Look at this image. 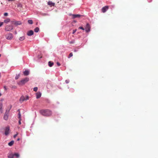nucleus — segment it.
<instances>
[{"instance_id": "obj_25", "label": "nucleus", "mask_w": 158, "mask_h": 158, "mask_svg": "<svg viewBox=\"0 0 158 158\" xmlns=\"http://www.w3.org/2000/svg\"><path fill=\"white\" fill-rule=\"evenodd\" d=\"M73 56V53L72 52L70 53L69 54V56H68V58H69L71 57L72 56Z\"/></svg>"}, {"instance_id": "obj_32", "label": "nucleus", "mask_w": 158, "mask_h": 158, "mask_svg": "<svg viewBox=\"0 0 158 158\" xmlns=\"http://www.w3.org/2000/svg\"><path fill=\"white\" fill-rule=\"evenodd\" d=\"M79 29H82V30H84L85 29L84 28L82 27H79Z\"/></svg>"}, {"instance_id": "obj_37", "label": "nucleus", "mask_w": 158, "mask_h": 158, "mask_svg": "<svg viewBox=\"0 0 158 158\" xmlns=\"http://www.w3.org/2000/svg\"><path fill=\"white\" fill-rule=\"evenodd\" d=\"M57 64L58 66H60V64L58 62H57Z\"/></svg>"}, {"instance_id": "obj_48", "label": "nucleus", "mask_w": 158, "mask_h": 158, "mask_svg": "<svg viewBox=\"0 0 158 158\" xmlns=\"http://www.w3.org/2000/svg\"><path fill=\"white\" fill-rule=\"evenodd\" d=\"M15 34H17V32H15Z\"/></svg>"}, {"instance_id": "obj_11", "label": "nucleus", "mask_w": 158, "mask_h": 158, "mask_svg": "<svg viewBox=\"0 0 158 158\" xmlns=\"http://www.w3.org/2000/svg\"><path fill=\"white\" fill-rule=\"evenodd\" d=\"M27 34L29 36L32 35L33 34V31L32 30H30L27 32Z\"/></svg>"}, {"instance_id": "obj_14", "label": "nucleus", "mask_w": 158, "mask_h": 158, "mask_svg": "<svg viewBox=\"0 0 158 158\" xmlns=\"http://www.w3.org/2000/svg\"><path fill=\"white\" fill-rule=\"evenodd\" d=\"M25 100V97L23 96H21L19 100V101L20 102H21V103H22Z\"/></svg>"}, {"instance_id": "obj_46", "label": "nucleus", "mask_w": 158, "mask_h": 158, "mask_svg": "<svg viewBox=\"0 0 158 158\" xmlns=\"http://www.w3.org/2000/svg\"><path fill=\"white\" fill-rule=\"evenodd\" d=\"M1 95H2L1 93H0V97L1 96Z\"/></svg>"}, {"instance_id": "obj_8", "label": "nucleus", "mask_w": 158, "mask_h": 158, "mask_svg": "<svg viewBox=\"0 0 158 158\" xmlns=\"http://www.w3.org/2000/svg\"><path fill=\"white\" fill-rule=\"evenodd\" d=\"M8 113L6 111L4 114L3 118L6 121L8 120Z\"/></svg>"}, {"instance_id": "obj_28", "label": "nucleus", "mask_w": 158, "mask_h": 158, "mask_svg": "<svg viewBox=\"0 0 158 158\" xmlns=\"http://www.w3.org/2000/svg\"><path fill=\"white\" fill-rule=\"evenodd\" d=\"M75 42V41L74 40H72L71 41H69V43L70 44H73Z\"/></svg>"}, {"instance_id": "obj_21", "label": "nucleus", "mask_w": 158, "mask_h": 158, "mask_svg": "<svg viewBox=\"0 0 158 158\" xmlns=\"http://www.w3.org/2000/svg\"><path fill=\"white\" fill-rule=\"evenodd\" d=\"M39 30V29L38 27H36L34 29V31L35 32H38Z\"/></svg>"}, {"instance_id": "obj_41", "label": "nucleus", "mask_w": 158, "mask_h": 158, "mask_svg": "<svg viewBox=\"0 0 158 158\" xmlns=\"http://www.w3.org/2000/svg\"><path fill=\"white\" fill-rule=\"evenodd\" d=\"M12 88L15 89L16 88V87L15 86H13L12 87Z\"/></svg>"}, {"instance_id": "obj_10", "label": "nucleus", "mask_w": 158, "mask_h": 158, "mask_svg": "<svg viewBox=\"0 0 158 158\" xmlns=\"http://www.w3.org/2000/svg\"><path fill=\"white\" fill-rule=\"evenodd\" d=\"M72 15L73 16V19H74L77 18H80L81 16V15L79 14H72Z\"/></svg>"}, {"instance_id": "obj_13", "label": "nucleus", "mask_w": 158, "mask_h": 158, "mask_svg": "<svg viewBox=\"0 0 158 158\" xmlns=\"http://www.w3.org/2000/svg\"><path fill=\"white\" fill-rule=\"evenodd\" d=\"M14 156V154L12 153H9L8 155V157L9 158H13Z\"/></svg>"}, {"instance_id": "obj_36", "label": "nucleus", "mask_w": 158, "mask_h": 158, "mask_svg": "<svg viewBox=\"0 0 158 158\" xmlns=\"http://www.w3.org/2000/svg\"><path fill=\"white\" fill-rule=\"evenodd\" d=\"M4 89L6 90L7 89V87L6 86H4Z\"/></svg>"}, {"instance_id": "obj_43", "label": "nucleus", "mask_w": 158, "mask_h": 158, "mask_svg": "<svg viewBox=\"0 0 158 158\" xmlns=\"http://www.w3.org/2000/svg\"><path fill=\"white\" fill-rule=\"evenodd\" d=\"M72 92H73L74 91V89H71Z\"/></svg>"}, {"instance_id": "obj_1", "label": "nucleus", "mask_w": 158, "mask_h": 158, "mask_svg": "<svg viewBox=\"0 0 158 158\" xmlns=\"http://www.w3.org/2000/svg\"><path fill=\"white\" fill-rule=\"evenodd\" d=\"M40 113L45 116H50L52 114L51 111L48 110H40Z\"/></svg>"}, {"instance_id": "obj_3", "label": "nucleus", "mask_w": 158, "mask_h": 158, "mask_svg": "<svg viewBox=\"0 0 158 158\" xmlns=\"http://www.w3.org/2000/svg\"><path fill=\"white\" fill-rule=\"evenodd\" d=\"M13 28V26L11 25H7L5 28V30L6 31H10L12 30Z\"/></svg>"}, {"instance_id": "obj_2", "label": "nucleus", "mask_w": 158, "mask_h": 158, "mask_svg": "<svg viewBox=\"0 0 158 158\" xmlns=\"http://www.w3.org/2000/svg\"><path fill=\"white\" fill-rule=\"evenodd\" d=\"M29 80V78L28 77H26L22 80L18 84L19 85H23L26 83Z\"/></svg>"}, {"instance_id": "obj_17", "label": "nucleus", "mask_w": 158, "mask_h": 158, "mask_svg": "<svg viewBox=\"0 0 158 158\" xmlns=\"http://www.w3.org/2000/svg\"><path fill=\"white\" fill-rule=\"evenodd\" d=\"M10 21V19L9 18H7L4 20V22L6 23H8Z\"/></svg>"}, {"instance_id": "obj_23", "label": "nucleus", "mask_w": 158, "mask_h": 158, "mask_svg": "<svg viewBox=\"0 0 158 158\" xmlns=\"http://www.w3.org/2000/svg\"><path fill=\"white\" fill-rule=\"evenodd\" d=\"M28 23L29 24H31L33 23V21L32 20H28Z\"/></svg>"}, {"instance_id": "obj_19", "label": "nucleus", "mask_w": 158, "mask_h": 158, "mask_svg": "<svg viewBox=\"0 0 158 158\" xmlns=\"http://www.w3.org/2000/svg\"><path fill=\"white\" fill-rule=\"evenodd\" d=\"M18 111L19 112V113H18V118H19V119H21V114H20V110H18Z\"/></svg>"}, {"instance_id": "obj_47", "label": "nucleus", "mask_w": 158, "mask_h": 158, "mask_svg": "<svg viewBox=\"0 0 158 158\" xmlns=\"http://www.w3.org/2000/svg\"><path fill=\"white\" fill-rule=\"evenodd\" d=\"M1 54H0V57H1Z\"/></svg>"}, {"instance_id": "obj_20", "label": "nucleus", "mask_w": 158, "mask_h": 158, "mask_svg": "<svg viewBox=\"0 0 158 158\" xmlns=\"http://www.w3.org/2000/svg\"><path fill=\"white\" fill-rule=\"evenodd\" d=\"M14 141L13 140H12L9 143H8V145L9 146H12L14 144Z\"/></svg>"}, {"instance_id": "obj_12", "label": "nucleus", "mask_w": 158, "mask_h": 158, "mask_svg": "<svg viewBox=\"0 0 158 158\" xmlns=\"http://www.w3.org/2000/svg\"><path fill=\"white\" fill-rule=\"evenodd\" d=\"M41 96V93L40 92H38L36 94V98L37 99L40 98Z\"/></svg>"}, {"instance_id": "obj_7", "label": "nucleus", "mask_w": 158, "mask_h": 158, "mask_svg": "<svg viewBox=\"0 0 158 158\" xmlns=\"http://www.w3.org/2000/svg\"><path fill=\"white\" fill-rule=\"evenodd\" d=\"M10 132V127H7L5 129V134L6 135H8Z\"/></svg>"}, {"instance_id": "obj_35", "label": "nucleus", "mask_w": 158, "mask_h": 158, "mask_svg": "<svg viewBox=\"0 0 158 158\" xmlns=\"http://www.w3.org/2000/svg\"><path fill=\"white\" fill-rule=\"evenodd\" d=\"M18 135V133H17L15 135H14V138H15Z\"/></svg>"}, {"instance_id": "obj_27", "label": "nucleus", "mask_w": 158, "mask_h": 158, "mask_svg": "<svg viewBox=\"0 0 158 158\" xmlns=\"http://www.w3.org/2000/svg\"><path fill=\"white\" fill-rule=\"evenodd\" d=\"M38 90V88L37 87H34L33 88V90L35 91H36Z\"/></svg>"}, {"instance_id": "obj_9", "label": "nucleus", "mask_w": 158, "mask_h": 158, "mask_svg": "<svg viewBox=\"0 0 158 158\" xmlns=\"http://www.w3.org/2000/svg\"><path fill=\"white\" fill-rule=\"evenodd\" d=\"M108 9V7L107 6H105L102 8V11L103 13H105L107 10Z\"/></svg>"}, {"instance_id": "obj_31", "label": "nucleus", "mask_w": 158, "mask_h": 158, "mask_svg": "<svg viewBox=\"0 0 158 158\" xmlns=\"http://www.w3.org/2000/svg\"><path fill=\"white\" fill-rule=\"evenodd\" d=\"M29 99V97L28 96H26V97H25V100H27Z\"/></svg>"}, {"instance_id": "obj_34", "label": "nucleus", "mask_w": 158, "mask_h": 158, "mask_svg": "<svg viewBox=\"0 0 158 158\" xmlns=\"http://www.w3.org/2000/svg\"><path fill=\"white\" fill-rule=\"evenodd\" d=\"M21 119H19V125H20L21 124Z\"/></svg>"}, {"instance_id": "obj_42", "label": "nucleus", "mask_w": 158, "mask_h": 158, "mask_svg": "<svg viewBox=\"0 0 158 158\" xmlns=\"http://www.w3.org/2000/svg\"><path fill=\"white\" fill-rule=\"evenodd\" d=\"M148 0L149 2H151L152 1V0Z\"/></svg>"}, {"instance_id": "obj_45", "label": "nucleus", "mask_w": 158, "mask_h": 158, "mask_svg": "<svg viewBox=\"0 0 158 158\" xmlns=\"http://www.w3.org/2000/svg\"><path fill=\"white\" fill-rule=\"evenodd\" d=\"M14 0H9V1H13Z\"/></svg>"}, {"instance_id": "obj_18", "label": "nucleus", "mask_w": 158, "mask_h": 158, "mask_svg": "<svg viewBox=\"0 0 158 158\" xmlns=\"http://www.w3.org/2000/svg\"><path fill=\"white\" fill-rule=\"evenodd\" d=\"M53 64L54 63L51 61H49L48 63V65L50 67H52L53 65Z\"/></svg>"}, {"instance_id": "obj_44", "label": "nucleus", "mask_w": 158, "mask_h": 158, "mask_svg": "<svg viewBox=\"0 0 158 158\" xmlns=\"http://www.w3.org/2000/svg\"><path fill=\"white\" fill-rule=\"evenodd\" d=\"M20 140V138H19L17 139V141H19Z\"/></svg>"}, {"instance_id": "obj_29", "label": "nucleus", "mask_w": 158, "mask_h": 158, "mask_svg": "<svg viewBox=\"0 0 158 158\" xmlns=\"http://www.w3.org/2000/svg\"><path fill=\"white\" fill-rule=\"evenodd\" d=\"M65 82L67 84H68L69 83V80H66L65 81Z\"/></svg>"}, {"instance_id": "obj_24", "label": "nucleus", "mask_w": 158, "mask_h": 158, "mask_svg": "<svg viewBox=\"0 0 158 158\" xmlns=\"http://www.w3.org/2000/svg\"><path fill=\"white\" fill-rule=\"evenodd\" d=\"M14 156H15L17 157L18 158L19 157V154L18 153H15L14 154Z\"/></svg>"}, {"instance_id": "obj_5", "label": "nucleus", "mask_w": 158, "mask_h": 158, "mask_svg": "<svg viewBox=\"0 0 158 158\" xmlns=\"http://www.w3.org/2000/svg\"><path fill=\"white\" fill-rule=\"evenodd\" d=\"M85 30L87 33L89 32L90 30V27L88 23H87L86 25Z\"/></svg>"}, {"instance_id": "obj_30", "label": "nucleus", "mask_w": 158, "mask_h": 158, "mask_svg": "<svg viewBox=\"0 0 158 158\" xmlns=\"http://www.w3.org/2000/svg\"><path fill=\"white\" fill-rule=\"evenodd\" d=\"M4 16H7L8 15V13H7L6 12L4 13Z\"/></svg>"}, {"instance_id": "obj_6", "label": "nucleus", "mask_w": 158, "mask_h": 158, "mask_svg": "<svg viewBox=\"0 0 158 158\" xmlns=\"http://www.w3.org/2000/svg\"><path fill=\"white\" fill-rule=\"evenodd\" d=\"M13 37V35L11 33H9V34H7L6 35V38L7 40H11V39Z\"/></svg>"}, {"instance_id": "obj_4", "label": "nucleus", "mask_w": 158, "mask_h": 158, "mask_svg": "<svg viewBox=\"0 0 158 158\" xmlns=\"http://www.w3.org/2000/svg\"><path fill=\"white\" fill-rule=\"evenodd\" d=\"M12 24L15 25H20L21 24V22L20 21H13L11 22Z\"/></svg>"}, {"instance_id": "obj_16", "label": "nucleus", "mask_w": 158, "mask_h": 158, "mask_svg": "<svg viewBox=\"0 0 158 158\" xmlns=\"http://www.w3.org/2000/svg\"><path fill=\"white\" fill-rule=\"evenodd\" d=\"M48 4L50 6H54L55 5V3H53L51 1H49L48 2Z\"/></svg>"}, {"instance_id": "obj_38", "label": "nucleus", "mask_w": 158, "mask_h": 158, "mask_svg": "<svg viewBox=\"0 0 158 158\" xmlns=\"http://www.w3.org/2000/svg\"><path fill=\"white\" fill-rule=\"evenodd\" d=\"M76 30H73V34H74L76 31Z\"/></svg>"}, {"instance_id": "obj_39", "label": "nucleus", "mask_w": 158, "mask_h": 158, "mask_svg": "<svg viewBox=\"0 0 158 158\" xmlns=\"http://www.w3.org/2000/svg\"><path fill=\"white\" fill-rule=\"evenodd\" d=\"M2 104H1V105L0 106V110H1L2 109Z\"/></svg>"}, {"instance_id": "obj_33", "label": "nucleus", "mask_w": 158, "mask_h": 158, "mask_svg": "<svg viewBox=\"0 0 158 158\" xmlns=\"http://www.w3.org/2000/svg\"><path fill=\"white\" fill-rule=\"evenodd\" d=\"M3 22H0V27L3 24Z\"/></svg>"}, {"instance_id": "obj_22", "label": "nucleus", "mask_w": 158, "mask_h": 158, "mask_svg": "<svg viewBox=\"0 0 158 158\" xmlns=\"http://www.w3.org/2000/svg\"><path fill=\"white\" fill-rule=\"evenodd\" d=\"M25 39V37L24 36L21 37L19 38V40L20 41H23Z\"/></svg>"}, {"instance_id": "obj_15", "label": "nucleus", "mask_w": 158, "mask_h": 158, "mask_svg": "<svg viewBox=\"0 0 158 158\" xmlns=\"http://www.w3.org/2000/svg\"><path fill=\"white\" fill-rule=\"evenodd\" d=\"M23 74L25 76H27L29 75V71L28 70H25L23 72Z\"/></svg>"}, {"instance_id": "obj_26", "label": "nucleus", "mask_w": 158, "mask_h": 158, "mask_svg": "<svg viewBox=\"0 0 158 158\" xmlns=\"http://www.w3.org/2000/svg\"><path fill=\"white\" fill-rule=\"evenodd\" d=\"M19 74L18 75H16V76H15V79L16 80H17V79H18L19 77Z\"/></svg>"}, {"instance_id": "obj_40", "label": "nucleus", "mask_w": 158, "mask_h": 158, "mask_svg": "<svg viewBox=\"0 0 158 158\" xmlns=\"http://www.w3.org/2000/svg\"><path fill=\"white\" fill-rule=\"evenodd\" d=\"M77 51H78V50H76V49H75V50H74V52H77Z\"/></svg>"}]
</instances>
